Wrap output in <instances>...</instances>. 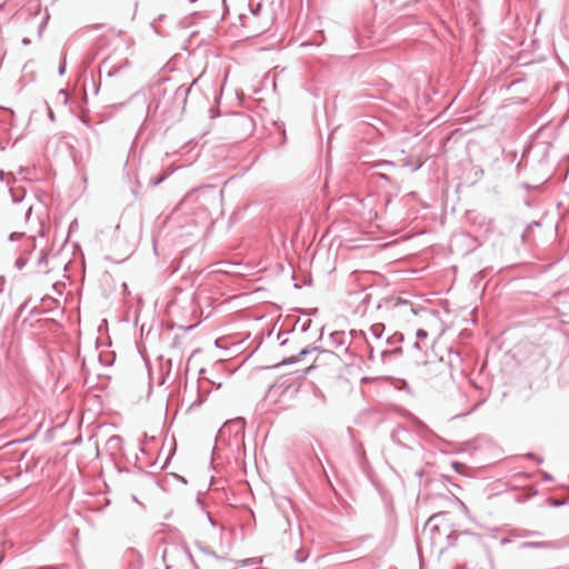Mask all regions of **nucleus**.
<instances>
[{"label": "nucleus", "mask_w": 569, "mask_h": 569, "mask_svg": "<svg viewBox=\"0 0 569 569\" xmlns=\"http://www.w3.org/2000/svg\"><path fill=\"white\" fill-rule=\"evenodd\" d=\"M397 306H405V307H408L411 312L413 311V309L411 308V306L407 301H400L399 300Z\"/></svg>", "instance_id": "39448f33"}, {"label": "nucleus", "mask_w": 569, "mask_h": 569, "mask_svg": "<svg viewBox=\"0 0 569 569\" xmlns=\"http://www.w3.org/2000/svg\"><path fill=\"white\" fill-rule=\"evenodd\" d=\"M323 356H325V358H326L329 362H331V363H337V365H341V361H340L339 357H338L336 353H333V352H325V353H323Z\"/></svg>", "instance_id": "7ed1b4c3"}, {"label": "nucleus", "mask_w": 569, "mask_h": 569, "mask_svg": "<svg viewBox=\"0 0 569 569\" xmlns=\"http://www.w3.org/2000/svg\"><path fill=\"white\" fill-rule=\"evenodd\" d=\"M358 379V375L355 371V368L348 365L341 366V375H339L335 381V387L338 391L347 390V382L350 380L356 381Z\"/></svg>", "instance_id": "f03ea898"}, {"label": "nucleus", "mask_w": 569, "mask_h": 569, "mask_svg": "<svg viewBox=\"0 0 569 569\" xmlns=\"http://www.w3.org/2000/svg\"><path fill=\"white\" fill-rule=\"evenodd\" d=\"M427 337V331L422 330V329H419L417 331V338L418 339H425Z\"/></svg>", "instance_id": "20e7f679"}, {"label": "nucleus", "mask_w": 569, "mask_h": 569, "mask_svg": "<svg viewBox=\"0 0 569 569\" xmlns=\"http://www.w3.org/2000/svg\"><path fill=\"white\" fill-rule=\"evenodd\" d=\"M448 372V365L442 360L426 361L419 368L418 376L423 380H436Z\"/></svg>", "instance_id": "f257e3e1"}]
</instances>
